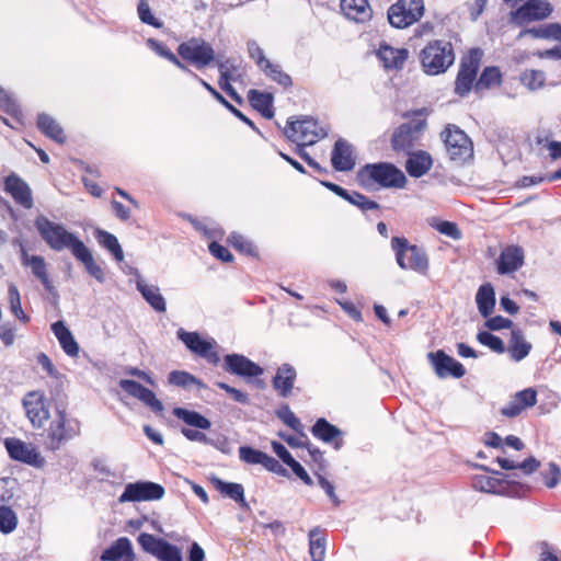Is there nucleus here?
Wrapping results in <instances>:
<instances>
[{
  "instance_id": "obj_1",
  "label": "nucleus",
  "mask_w": 561,
  "mask_h": 561,
  "mask_svg": "<svg viewBox=\"0 0 561 561\" xmlns=\"http://www.w3.org/2000/svg\"><path fill=\"white\" fill-rule=\"evenodd\" d=\"M357 182L366 190L376 185L381 187L403 188L407 184L404 173L389 162L368 163L357 172Z\"/></svg>"
},
{
  "instance_id": "obj_2",
  "label": "nucleus",
  "mask_w": 561,
  "mask_h": 561,
  "mask_svg": "<svg viewBox=\"0 0 561 561\" xmlns=\"http://www.w3.org/2000/svg\"><path fill=\"white\" fill-rule=\"evenodd\" d=\"M35 228L41 238L54 251L60 252L70 250L75 256L84 245V243L72 232L68 231L61 224L54 222L47 217L41 215L34 221Z\"/></svg>"
},
{
  "instance_id": "obj_3",
  "label": "nucleus",
  "mask_w": 561,
  "mask_h": 561,
  "mask_svg": "<svg viewBox=\"0 0 561 561\" xmlns=\"http://www.w3.org/2000/svg\"><path fill=\"white\" fill-rule=\"evenodd\" d=\"M420 60L426 75L444 73L455 61L454 47L446 41H432L421 50Z\"/></svg>"
},
{
  "instance_id": "obj_4",
  "label": "nucleus",
  "mask_w": 561,
  "mask_h": 561,
  "mask_svg": "<svg viewBox=\"0 0 561 561\" xmlns=\"http://www.w3.org/2000/svg\"><path fill=\"white\" fill-rule=\"evenodd\" d=\"M391 249L396 254L397 264L402 270H411L421 274L428 271V257L425 250L415 244H409L404 237H393Z\"/></svg>"
},
{
  "instance_id": "obj_5",
  "label": "nucleus",
  "mask_w": 561,
  "mask_h": 561,
  "mask_svg": "<svg viewBox=\"0 0 561 561\" xmlns=\"http://www.w3.org/2000/svg\"><path fill=\"white\" fill-rule=\"evenodd\" d=\"M329 126L320 125L311 116H301L296 121L288 119L284 128L285 136L293 142H302V146H312L329 134Z\"/></svg>"
},
{
  "instance_id": "obj_6",
  "label": "nucleus",
  "mask_w": 561,
  "mask_h": 561,
  "mask_svg": "<svg viewBox=\"0 0 561 561\" xmlns=\"http://www.w3.org/2000/svg\"><path fill=\"white\" fill-rule=\"evenodd\" d=\"M80 434V422L69 419L65 410H57L55 419L47 428V447L57 450L66 442Z\"/></svg>"
},
{
  "instance_id": "obj_7",
  "label": "nucleus",
  "mask_w": 561,
  "mask_h": 561,
  "mask_svg": "<svg viewBox=\"0 0 561 561\" xmlns=\"http://www.w3.org/2000/svg\"><path fill=\"white\" fill-rule=\"evenodd\" d=\"M182 60L203 69L215 61V49L202 37H191L176 48Z\"/></svg>"
},
{
  "instance_id": "obj_8",
  "label": "nucleus",
  "mask_w": 561,
  "mask_h": 561,
  "mask_svg": "<svg viewBox=\"0 0 561 561\" xmlns=\"http://www.w3.org/2000/svg\"><path fill=\"white\" fill-rule=\"evenodd\" d=\"M450 160L463 163L473 154V146L467 134L456 125H447L440 134Z\"/></svg>"
},
{
  "instance_id": "obj_9",
  "label": "nucleus",
  "mask_w": 561,
  "mask_h": 561,
  "mask_svg": "<svg viewBox=\"0 0 561 561\" xmlns=\"http://www.w3.org/2000/svg\"><path fill=\"white\" fill-rule=\"evenodd\" d=\"M173 414L179 420L183 421L186 425L195 427V430L182 427L181 433L186 439L191 442H198L204 445L214 444L213 438H209L206 434L198 431L210 428L211 423L207 417L202 415L199 412L187 410L184 408H174Z\"/></svg>"
},
{
  "instance_id": "obj_10",
  "label": "nucleus",
  "mask_w": 561,
  "mask_h": 561,
  "mask_svg": "<svg viewBox=\"0 0 561 561\" xmlns=\"http://www.w3.org/2000/svg\"><path fill=\"white\" fill-rule=\"evenodd\" d=\"M424 13L423 0H398L388 10V21L396 28H405Z\"/></svg>"
},
{
  "instance_id": "obj_11",
  "label": "nucleus",
  "mask_w": 561,
  "mask_h": 561,
  "mask_svg": "<svg viewBox=\"0 0 561 561\" xmlns=\"http://www.w3.org/2000/svg\"><path fill=\"white\" fill-rule=\"evenodd\" d=\"M425 127L426 122L424 119L401 124L392 134V149L397 152L410 153L417 144Z\"/></svg>"
},
{
  "instance_id": "obj_12",
  "label": "nucleus",
  "mask_w": 561,
  "mask_h": 561,
  "mask_svg": "<svg viewBox=\"0 0 561 561\" xmlns=\"http://www.w3.org/2000/svg\"><path fill=\"white\" fill-rule=\"evenodd\" d=\"M482 51L479 48L471 49L469 55L462 58L455 82V92L459 96L467 95L477 78Z\"/></svg>"
},
{
  "instance_id": "obj_13",
  "label": "nucleus",
  "mask_w": 561,
  "mask_h": 561,
  "mask_svg": "<svg viewBox=\"0 0 561 561\" xmlns=\"http://www.w3.org/2000/svg\"><path fill=\"white\" fill-rule=\"evenodd\" d=\"M164 488L151 481H137L128 483L124 492L118 497L119 503L157 501L163 497Z\"/></svg>"
},
{
  "instance_id": "obj_14",
  "label": "nucleus",
  "mask_w": 561,
  "mask_h": 561,
  "mask_svg": "<svg viewBox=\"0 0 561 561\" xmlns=\"http://www.w3.org/2000/svg\"><path fill=\"white\" fill-rule=\"evenodd\" d=\"M552 11L553 8L547 0H527L517 10L510 13V21L523 26L533 21L547 19Z\"/></svg>"
},
{
  "instance_id": "obj_15",
  "label": "nucleus",
  "mask_w": 561,
  "mask_h": 561,
  "mask_svg": "<svg viewBox=\"0 0 561 561\" xmlns=\"http://www.w3.org/2000/svg\"><path fill=\"white\" fill-rule=\"evenodd\" d=\"M178 337L194 354L205 358L211 365H218L219 354L214 350L211 341L203 340L197 332H187L183 329L178 331Z\"/></svg>"
},
{
  "instance_id": "obj_16",
  "label": "nucleus",
  "mask_w": 561,
  "mask_h": 561,
  "mask_svg": "<svg viewBox=\"0 0 561 561\" xmlns=\"http://www.w3.org/2000/svg\"><path fill=\"white\" fill-rule=\"evenodd\" d=\"M427 358L438 378L444 379L451 376L459 379L466 374L463 365L442 350L430 352Z\"/></svg>"
},
{
  "instance_id": "obj_17",
  "label": "nucleus",
  "mask_w": 561,
  "mask_h": 561,
  "mask_svg": "<svg viewBox=\"0 0 561 561\" xmlns=\"http://www.w3.org/2000/svg\"><path fill=\"white\" fill-rule=\"evenodd\" d=\"M3 190L10 194L15 204L25 209L34 206L33 193L30 185L16 173L11 172L3 181Z\"/></svg>"
},
{
  "instance_id": "obj_18",
  "label": "nucleus",
  "mask_w": 561,
  "mask_h": 561,
  "mask_svg": "<svg viewBox=\"0 0 561 561\" xmlns=\"http://www.w3.org/2000/svg\"><path fill=\"white\" fill-rule=\"evenodd\" d=\"M4 446L10 458L13 460L34 466L36 468H41L45 463L44 458L35 448L19 438H7L4 440Z\"/></svg>"
},
{
  "instance_id": "obj_19",
  "label": "nucleus",
  "mask_w": 561,
  "mask_h": 561,
  "mask_svg": "<svg viewBox=\"0 0 561 561\" xmlns=\"http://www.w3.org/2000/svg\"><path fill=\"white\" fill-rule=\"evenodd\" d=\"M224 370L243 378L259 377L263 374V368L256 363L241 354H228L224 359Z\"/></svg>"
},
{
  "instance_id": "obj_20",
  "label": "nucleus",
  "mask_w": 561,
  "mask_h": 561,
  "mask_svg": "<svg viewBox=\"0 0 561 561\" xmlns=\"http://www.w3.org/2000/svg\"><path fill=\"white\" fill-rule=\"evenodd\" d=\"M119 387L123 391H125L127 394H129L133 398L138 399L141 401L145 405L150 408L156 413H162L164 410V407L162 402L157 399L154 392L139 382L131 380V379H121L119 380Z\"/></svg>"
},
{
  "instance_id": "obj_21",
  "label": "nucleus",
  "mask_w": 561,
  "mask_h": 561,
  "mask_svg": "<svg viewBox=\"0 0 561 561\" xmlns=\"http://www.w3.org/2000/svg\"><path fill=\"white\" fill-rule=\"evenodd\" d=\"M524 250L519 245L505 247L496 260V271L500 275H506L518 271L524 265Z\"/></svg>"
},
{
  "instance_id": "obj_22",
  "label": "nucleus",
  "mask_w": 561,
  "mask_h": 561,
  "mask_svg": "<svg viewBox=\"0 0 561 561\" xmlns=\"http://www.w3.org/2000/svg\"><path fill=\"white\" fill-rule=\"evenodd\" d=\"M537 403V391L534 388H526L516 392L510 402L501 409V414L506 417H516L527 408Z\"/></svg>"
},
{
  "instance_id": "obj_23",
  "label": "nucleus",
  "mask_w": 561,
  "mask_h": 561,
  "mask_svg": "<svg viewBox=\"0 0 561 561\" xmlns=\"http://www.w3.org/2000/svg\"><path fill=\"white\" fill-rule=\"evenodd\" d=\"M21 260L24 266L31 267L32 274L41 280L42 285L49 294L57 295V290L53 284V280L49 278L47 264L43 256L28 255L27 252L23 249Z\"/></svg>"
},
{
  "instance_id": "obj_24",
  "label": "nucleus",
  "mask_w": 561,
  "mask_h": 561,
  "mask_svg": "<svg viewBox=\"0 0 561 561\" xmlns=\"http://www.w3.org/2000/svg\"><path fill=\"white\" fill-rule=\"evenodd\" d=\"M296 378L297 371L295 367L285 363L277 368L272 386L280 398H288L291 394Z\"/></svg>"
},
{
  "instance_id": "obj_25",
  "label": "nucleus",
  "mask_w": 561,
  "mask_h": 561,
  "mask_svg": "<svg viewBox=\"0 0 561 561\" xmlns=\"http://www.w3.org/2000/svg\"><path fill=\"white\" fill-rule=\"evenodd\" d=\"M331 162L336 171H351L355 165L352 145L343 138L337 139L332 150Z\"/></svg>"
},
{
  "instance_id": "obj_26",
  "label": "nucleus",
  "mask_w": 561,
  "mask_h": 561,
  "mask_svg": "<svg viewBox=\"0 0 561 561\" xmlns=\"http://www.w3.org/2000/svg\"><path fill=\"white\" fill-rule=\"evenodd\" d=\"M26 415L34 427H42L49 419V412L45 405L44 400L37 397L36 393H28L23 400Z\"/></svg>"
},
{
  "instance_id": "obj_27",
  "label": "nucleus",
  "mask_w": 561,
  "mask_h": 561,
  "mask_svg": "<svg viewBox=\"0 0 561 561\" xmlns=\"http://www.w3.org/2000/svg\"><path fill=\"white\" fill-rule=\"evenodd\" d=\"M136 288L153 310L157 312H165V299L161 295L159 287L147 284L138 271H136Z\"/></svg>"
},
{
  "instance_id": "obj_28",
  "label": "nucleus",
  "mask_w": 561,
  "mask_h": 561,
  "mask_svg": "<svg viewBox=\"0 0 561 561\" xmlns=\"http://www.w3.org/2000/svg\"><path fill=\"white\" fill-rule=\"evenodd\" d=\"M343 14L356 23H364L371 19L373 11L368 0H341Z\"/></svg>"
},
{
  "instance_id": "obj_29",
  "label": "nucleus",
  "mask_w": 561,
  "mask_h": 561,
  "mask_svg": "<svg viewBox=\"0 0 561 561\" xmlns=\"http://www.w3.org/2000/svg\"><path fill=\"white\" fill-rule=\"evenodd\" d=\"M311 433L324 443H333L335 449H340L343 445L342 431L323 417L316 421L311 427Z\"/></svg>"
},
{
  "instance_id": "obj_30",
  "label": "nucleus",
  "mask_w": 561,
  "mask_h": 561,
  "mask_svg": "<svg viewBox=\"0 0 561 561\" xmlns=\"http://www.w3.org/2000/svg\"><path fill=\"white\" fill-rule=\"evenodd\" d=\"M134 559L131 542L126 537L118 538L101 554L102 561H134Z\"/></svg>"
},
{
  "instance_id": "obj_31",
  "label": "nucleus",
  "mask_w": 561,
  "mask_h": 561,
  "mask_svg": "<svg viewBox=\"0 0 561 561\" xmlns=\"http://www.w3.org/2000/svg\"><path fill=\"white\" fill-rule=\"evenodd\" d=\"M405 162V170L412 178H421L426 174L432 165L433 159L431 154L424 150L411 151Z\"/></svg>"
},
{
  "instance_id": "obj_32",
  "label": "nucleus",
  "mask_w": 561,
  "mask_h": 561,
  "mask_svg": "<svg viewBox=\"0 0 561 561\" xmlns=\"http://www.w3.org/2000/svg\"><path fill=\"white\" fill-rule=\"evenodd\" d=\"M377 56L387 69H401L409 57L405 48H393L387 44L380 45Z\"/></svg>"
},
{
  "instance_id": "obj_33",
  "label": "nucleus",
  "mask_w": 561,
  "mask_h": 561,
  "mask_svg": "<svg viewBox=\"0 0 561 561\" xmlns=\"http://www.w3.org/2000/svg\"><path fill=\"white\" fill-rule=\"evenodd\" d=\"M51 331L57 337L62 351L70 357H77L79 354V345L64 321L53 323Z\"/></svg>"
},
{
  "instance_id": "obj_34",
  "label": "nucleus",
  "mask_w": 561,
  "mask_h": 561,
  "mask_svg": "<svg viewBox=\"0 0 561 561\" xmlns=\"http://www.w3.org/2000/svg\"><path fill=\"white\" fill-rule=\"evenodd\" d=\"M531 347V344L526 341L525 335L520 329L512 330L507 347L512 359L515 362H520L528 356Z\"/></svg>"
},
{
  "instance_id": "obj_35",
  "label": "nucleus",
  "mask_w": 561,
  "mask_h": 561,
  "mask_svg": "<svg viewBox=\"0 0 561 561\" xmlns=\"http://www.w3.org/2000/svg\"><path fill=\"white\" fill-rule=\"evenodd\" d=\"M495 291L490 283L481 285L476 295V302L480 314L488 318L495 307Z\"/></svg>"
},
{
  "instance_id": "obj_36",
  "label": "nucleus",
  "mask_w": 561,
  "mask_h": 561,
  "mask_svg": "<svg viewBox=\"0 0 561 561\" xmlns=\"http://www.w3.org/2000/svg\"><path fill=\"white\" fill-rule=\"evenodd\" d=\"M248 99L251 106L260 112L263 117L271 119L274 116L273 95L271 93L250 90Z\"/></svg>"
},
{
  "instance_id": "obj_37",
  "label": "nucleus",
  "mask_w": 561,
  "mask_h": 561,
  "mask_svg": "<svg viewBox=\"0 0 561 561\" xmlns=\"http://www.w3.org/2000/svg\"><path fill=\"white\" fill-rule=\"evenodd\" d=\"M147 46L153 50L157 55L162 58H165L170 62H172L180 70L190 73L194 78H198L196 73H194L186 64H184L175 54H173L164 43L159 42L154 38L147 39Z\"/></svg>"
},
{
  "instance_id": "obj_38",
  "label": "nucleus",
  "mask_w": 561,
  "mask_h": 561,
  "mask_svg": "<svg viewBox=\"0 0 561 561\" xmlns=\"http://www.w3.org/2000/svg\"><path fill=\"white\" fill-rule=\"evenodd\" d=\"M38 129L50 139L64 144L66 136L61 126L48 114L41 113L37 116Z\"/></svg>"
},
{
  "instance_id": "obj_39",
  "label": "nucleus",
  "mask_w": 561,
  "mask_h": 561,
  "mask_svg": "<svg viewBox=\"0 0 561 561\" xmlns=\"http://www.w3.org/2000/svg\"><path fill=\"white\" fill-rule=\"evenodd\" d=\"M201 84L217 100L220 104H222L230 113H232L236 117H238L241 122L245 123L250 126L254 131L259 135H262L261 130L256 127V125L247 117L241 111L234 107L231 103H229L214 87H211L208 82H206L202 78H196Z\"/></svg>"
},
{
  "instance_id": "obj_40",
  "label": "nucleus",
  "mask_w": 561,
  "mask_h": 561,
  "mask_svg": "<svg viewBox=\"0 0 561 561\" xmlns=\"http://www.w3.org/2000/svg\"><path fill=\"white\" fill-rule=\"evenodd\" d=\"M309 553L312 561H323L325 557L327 541L323 529L314 527L309 530Z\"/></svg>"
},
{
  "instance_id": "obj_41",
  "label": "nucleus",
  "mask_w": 561,
  "mask_h": 561,
  "mask_svg": "<svg viewBox=\"0 0 561 561\" xmlns=\"http://www.w3.org/2000/svg\"><path fill=\"white\" fill-rule=\"evenodd\" d=\"M95 238H96L99 244L102 248L110 251L116 261L121 262L124 260L123 249H122L117 238L113 233L102 230V229H96Z\"/></svg>"
},
{
  "instance_id": "obj_42",
  "label": "nucleus",
  "mask_w": 561,
  "mask_h": 561,
  "mask_svg": "<svg viewBox=\"0 0 561 561\" xmlns=\"http://www.w3.org/2000/svg\"><path fill=\"white\" fill-rule=\"evenodd\" d=\"M213 483L221 494L245 506L244 489L240 483L225 482L219 478L213 479Z\"/></svg>"
},
{
  "instance_id": "obj_43",
  "label": "nucleus",
  "mask_w": 561,
  "mask_h": 561,
  "mask_svg": "<svg viewBox=\"0 0 561 561\" xmlns=\"http://www.w3.org/2000/svg\"><path fill=\"white\" fill-rule=\"evenodd\" d=\"M75 257L84 265L85 271L93 278H95L100 283H104V280H105L104 271H103V268L99 264L95 263L91 251L85 247V244L75 255Z\"/></svg>"
},
{
  "instance_id": "obj_44",
  "label": "nucleus",
  "mask_w": 561,
  "mask_h": 561,
  "mask_svg": "<svg viewBox=\"0 0 561 561\" xmlns=\"http://www.w3.org/2000/svg\"><path fill=\"white\" fill-rule=\"evenodd\" d=\"M503 470L520 469L525 474H531L540 467V461L529 457L522 462H515L508 458L497 457L495 460Z\"/></svg>"
},
{
  "instance_id": "obj_45",
  "label": "nucleus",
  "mask_w": 561,
  "mask_h": 561,
  "mask_svg": "<svg viewBox=\"0 0 561 561\" xmlns=\"http://www.w3.org/2000/svg\"><path fill=\"white\" fill-rule=\"evenodd\" d=\"M503 480L490 476L478 474L472 479L473 489L485 493H501L503 490Z\"/></svg>"
},
{
  "instance_id": "obj_46",
  "label": "nucleus",
  "mask_w": 561,
  "mask_h": 561,
  "mask_svg": "<svg viewBox=\"0 0 561 561\" xmlns=\"http://www.w3.org/2000/svg\"><path fill=\"white\" fill-rule=\"evenodd\" d=\"M260 69L264 72V75L267 78L283 87L284 89L290 88L293 85V80L290 76L284 72L278 64H273L271 60H268V66L264 65Z\"/></svg>"
},
{
  "instance_id": "obj_47",
  "label": "nucleus",
  "mask_w": 561,
  "mask_h": 561,
  "mask_svg": "<svg viewBox=\"0 0 561 561\" xmlns=\"http://www.w3.org/2000/svg\"><path fill=\"white\" fill-rule=\"evenodd\" d=\"M169 383L181 387L184 389H188L192 386H196L197 388H204L205 385L202 380L197 379L192 374L184 370H172L168 376Z\"/></svg>"
},
{
  "instance_id": "obj_48",
  "label": "nucleus",
  "mask_w": 561,
  "mask_h": 561,
  "mask_svg": "<svg viewBox=\"0 0 561 561\" xmlns=\"http://www.w3.org/2000/svg\"><path fill=\"white\" fill-rule=\"evenodd\" d=\"M501 71L497 67H486L476 81L474 90L477 92L489 89L501 83Z\"/></svg>"
},
{
  "instance_id": "obj_49",
  "label": "nucleus",
  "mask_w": 561,
  "mask_h": 561,
  "mask_svg": "<svg viewBox=\"0 0 561 561\" xmlns=\"http://www.w3.org/2000/svg\"><path fill=\"white\" fill-rule=\"evenodd\" d=\"M8 296L10 302V310L16 319L22 323H28L30 317L23 311L21 306L20 291L15 284L11 283L8 287Z\"/></svg>"
},
{
  "instance_id": "obj_50",
  "label": "nucleus",
  "mask_w": 561,
  "mask_h": 561,
  "mask_svg": "<svg viewBox=\"0 0 561 561\" xmlns=\"http://www.w3.org/2000/svg\"><path fill=\"white\" fill-rule=\"evenodd\" d=\"M19 524L16 513L7 505H0V533L8 535L13 533Z\"/></svg>"
},
{
  "instance_id": "obj_51",
  "label": "nucleus",
  "mask_w": 561,
  "mask_h": 561,
  "mask_svg": "<svg viewBox=\"0 0 561 561\" xmlns=\"http://www.w3.org/2000/svg\"><path fill=\"white\" fill-rule=\"evenodd\" d=\"M137 541L145 552L157 558L158 551H160L167 540L154 537L151 534L141 533L138 536Z\"/></svg>"
},
{
  "instance_id": "obj_52",
  "label": "nucleus",
  "mask_w": 561,
  "mask_h": 561,
  "mask_svg": "<svg viewBox=\"0 0 561 561\" xmlns=\"http://www.w3.org/2000/svg\"><path fill=\"white\" fill-rule=\"evenodd\" d=\"M229 243L240 253L250 255V256H256V248L255 245L247 239L244 236L232 232L228 238Z\"/></svg>"
},
{
  "instance_id": "obj_53",
  "label": "nucleus",
  "mask_w": 561,
  "mask_h": 561,
  "mask_svg": "<svg viewBox=\"0 0 561 561\" xmlns=\"http://www.w3.org/2000/svg\"><path fill=\"white\" fill-rule=\"evenodd\" d=\"M345 201H347L350 204L358 207L363 213H366L368 210H379L380 209V205L378 203L369 199L364 194L355 192V191L350 192L348 197Z\"/></svg>"
},
{
  "instance_id": "obj_54",
  "label": "nucleus",
  "mask_w": 561,
  "mask_h": 561,
  "mask_svg": "<svg viewBox=\"0 0 561 561\" xmlns=\"http://www.w3.org/2000/svg\"><path fill=\"white\" fill-rule=\"evenodd\" d=\"M276 416L282 420L287 426H289L295 432L302 434V424L300 420L294 414L288 404H282L276 410Z\"/></svg>"
},
{
  "instance_id": "obj_55",
  "label": "nucleus",
  "mask_w": 561,
  "mask_h": 561,
  "mask_svg": "<svg viewBox=\"0 0 561 561\" xmlns=\"http://www.w3.org/2000/svg\"><path fill=\"white\" fill-rule=\"evenodd\" d=\"M0 107L18 122H21L22 111L15 100L0 87Z\"/></svg>"
},
{
  "instance_id": "obj_56",
  "label": "nucleus",
  "mask_w": 561,
  "mask_h": 561,
  "mask_svg": "<svg viewBox=\"0 0 561 561\" xmlns=\"http://www.w3.org/2000/svg\"><path fill=\"white\" fill-rule=\"evenodd\" d=\"M546 80L543 71L540 70H526L520 76L522 83L530 90L540 89Z\"/></svg>"
},
{
  "instance_id": "obj_57",
  "label": "nucleus",
  "mask_w": 561,
  "mask_h": 561,
  "mask_svg": "<svg viewBox=\"0 0 561 561\" xmlns=\"http://www.w3.org/2000/svg\"><path fill=\"white\" fill-rule=\"evenodd\" d=\"M477 340L479 343L488 346L493 352H496L499 354H502L505 352V345H504V342L502 341V339H500L499 336H496L490 332L480 331L477 334Z\"/></svg>"
},
{
  "instance_id": "obj_58",
  "label": "nucleus",
  "mask_w": 561,
  "mask_h": 561,
  "mask_svg": "<svg viewBox=\"0 0 561 561\" xmlns=\"http://www.w3.org/2000/svg\"><path fill=\"white\" fill-rule=\"evenodd\" d=\"M541 477L545 485L553 489L561 482V468L557 463L550 462L548 469L541 471Z\"/></svg>"
},
{
  "instance_id": "obj_59",
  "label": "nucleus",
  "mask_w": 561,
  "mask_h": 561,
  "mask_svg": "<svg viewBox=\"0 0 561 561\" xmlns=\"http://www.w3.org/2000/svg\"><path fill=\"white\" fill-rule=\"evenodd\" d=\"M266 454L249 446L239 448V457L242 461L251 465H262Z\"/></svg>"
},
{
  "instance_id": "obj_60",
  "label": "nucleus",
  "mask_w": 561,
  "mask_h": 561,
  "mask_svg": "<svg viewBox=\"0 0 561 561\" xmlns=\"http://www.w3.org/2000/svg\"><path fill=\"white\" fill-rule=\"evenodd\" d=\"M137 11H138V16L142 23L151 25L156 28L162 27V25H163L162 22L159 21L157 18H154L149 4L146 1L141 0L138 3Z\"/></svg>"
},
{
  "instance_id": "obj_61",
  "label": "nucleus",
  "mask_w": 561,
  "mask_h": 561,
  "mask_svg": "<svg viewBox=\"0 0 561 561\" xmlns=\"http://www.w3.org/2000/svg\"><path fill=\"white\" fill-rule=\"evenodd\" d=\"M157 559L160 561H183L181 549L169 541L158 551Z\"/></svg>"
},
{
  "instance_id": "obj_62",
  "label": "nucleus",
  "mask_w": 561,
  "mask_h": 561,
  "mask_svg": "<svg viewBox=\"0 0 561 561\" xmlns=\"http://www.w3.org/2000/svg\"><path fill=\"white\" fill-rule=\"evenodd\" d=\"M247 46L249 56L255 60V64L257 65L259 68H261L264 65L268 66L270 59L265 57L263 49L255 41H249Z\"/></svg>"
},
{
  "instance_id": "obj_63",
  "label": "nucleus",
  "mask_w": 561,
  "mask_h": 561,
  "mask_svg": "<svg viewBox=\"0 0 561 561\" xmlns=\"http://www.w3.org/2000/svg\"><path fill=\"white\" fill-rule=\"evenodd\" d=\"M435 228L439 233L445 234L453 240H459L461 238V231L455 222L447 220L439 221Z\"/></svg>"
},
{
  "instance_id": "obj_64",
  "label": "nucleus",
  "mask_w": 561,
  "mask_h": 561,
  "mask_svg": "<svg viewBox=\"0 0 561 561\" xmlns=\"http://www.w3.org/2000/svg\"><path fill=\"white\" fill-rule=\"evenodd\" d=\"M209 252L222 262H232L233 255L230 251L218 242L214 241L209 244Z\"/></svg>"
}]
</instances>
